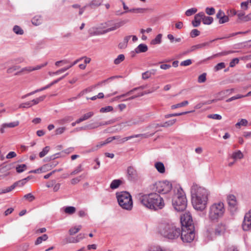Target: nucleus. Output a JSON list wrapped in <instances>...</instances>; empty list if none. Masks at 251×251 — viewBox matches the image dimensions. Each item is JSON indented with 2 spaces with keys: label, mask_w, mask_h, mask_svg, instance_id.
<instances>
[{
  "label": "nucleus",
  "mask_w": 251,
  "mask_h": 251,
  "mask_svg": "<svg viewBox=\"0 0 251 251\" xmlns=\"http://www.w3.org/2000/svg\"><path fill=\"white\" fill-rule=\"evenodd\" d=\"M81 226H78L77 227H74L71 228L69 230V233L70 235H74L76 233H77L79 230L81 229Z\"/></svg>",
  "instance_id": "43"
},
{
  "label": "nucleus",
  "mask_w": 251,
  "mask_h": 251,
  "mask_svg": "<svg viewBox=\"0 0 251 251\" xmlns=\"http://www.w3.org/2000/svg\"><path fill=\"white\" fill-rule=\"evenodd\" d=\"M200 34V31L197 29H194L190 32V36L192 38H195Z\"/></svg>",
  "instance_id": "57"
},
{
  "label": "nucleus",
  "mask_w": 251,
  "mask_h": 251,
  "mask_svg": "<svg viewBox=\"0 0 251 251\" xmlns=\"http://www.w3.org/2000/svg\"><path fill=\"white\" fill-rule=\"evenodd\" d=\"M232 157L234 159H241L243 157V154L240 151L233 153Z\"/></svg>",
  "instance_id": "37"
},
{
  "label": "nucleus",
  "mask_w": 251,
  "mask_h": 251,
  "mask_svg": "<svg viewBox=\"0 0 251 251\" xmlns=\"http://www.w3.org/2000/svg\"><path fill=\"white\" fill-rule=\"evenodd\" d=\"M172 188V184L167 180L156 182L152 185L151 188L152 191L162 194L168 193Z\"/></svg>",
  "instance_id": "8"
},
{
  "label": "nucleus",
  "mask_w": 251,
  "mask_h": 251,
  "mask_svg": "<svg viewBox=\"0 0 251 251\" xmlns=\"http://www.w3.org/2000/svg\"><path fill=\"white\" fill-rule=\"evenodd\" d=\"M226 67L225 64L224 62H221L217 64L214 67L215 71H219L222 69L225 68Z\"/></svg>",
  "instance_id": "55"
},
{
  "label": "nucleus",
  "mask_w": 251,
  "mask_h": 251,
  "mask_svg": "<svg viewBox=\"0 0 251 251\" xmlns=\"http://www.w3.org/2000/svg\"><path fill=\"white\" fill-rule=\"evenodd\" d=\"M150 10L148 8H134L128 10L129 12L143 14Z\"/></svg>",
  "instance_id": "19"
},
{
  "label": "nucleus",
  "mask_w": 251,
  "mask_h": 251,
  "mask_svg": "<svg viewBox=\"0 0 251 251\" xmlns=\"http://www.w3.org/2000/svg\"><path fill=\"white\" fill-rule=\"evenodd\" d=\"M229 21V18L227 16L224 15L221 19L219 20V23L220 24H223Z\"/></svg>",
  "instance_id": "64"
},
{
  "label": "nucleus",
  "mask_w": 251,
  "mask_h": 251,
  "mask_svg": "<svg viewBox=\"0 0 251 251\" xmlns=\"http://www.w3.org/2000/svg\"><path fill=\"white\" fill-rule=\"evenodd\" d=\"M84 176L82 175L79 176L72 179L71 180V184L74 185L78 183L80 181L81 178Z\"/></svg>",
  "instance_id": "51"
},
{
  "label": "nucleus",
  "mask_w": 251,
  "mask_h": 251,
  "mask_svg": "<svg viewBox=\"0 0 251 251\" xmlns=\"http://www.w3.org/2000/svg\"><path fill=\"white\" fill-rule=\"evenodd\" d=\"M181 228L194 227L193 224L192 217L190 212H185L180 217Z\"/></svg>",
  "instance_id": "10"
},
{
  "label": "nucleus",
  "mask_w": 251,
  "mask_h": 251,
  "mask_svg": "<svg viewBox=\"0 0 251 251\" xmlns=\"http://www.w3.org/2000/svg\"><path fill=\"white\" fill-rule=\"evenodd\" d=\"M24 197L29 201H32L35 199V197L31 193L26 194L24 196Z\"/></svg>",
  "instance_id": "63"
},
{
  "label": "nucleus",
  "mask_w": 251,
  "mask_h": 251,
  "mask_svg": "<svg viewBox=\"0 0 251 251\" xmlns=\"http://www.w3.org/2000/svg\"><path fill=\"white\" fill-rule=\"evenodd\" d=\"M176 122V119L169 120L168 121L165 122L163 124H161V125H159V126L164 127L170 126L173 125Z\"/></svg>",
  "instance_id": "32"
},
{
  "label": "nucleus",
  "mask_w": 251,
  "mask_h": 251,
  "mask_svg": "<svg viewBox=\"0 0 251 251\" xmlns=\"http://www.w3.org/2000/svg\"><path fill=\"white\" fill-rule=\"evenodd\" d=\"M116 197L120 206L123 209L130 210L133 206L131 195L127 192H117Z\"/></svg>",
  "instance_id": "6"
},
{
  "label": "nucleus",
  "mask_w": 251,
  "mask_h": 251,
  "mask_svg": "<svg viewBox=\"0 0 251 251\" xmlns=\"http://www.w3.org/2000/svg\"><path fill=\"white\" fill-rule=\"evenodd\" d=\"M131 37V36H126L124 38L123 41L122 42L120 43L119 44V47L120 49H125V48H126V46H127V43H128V41L129 40V39H130Z\"/></svg>",
  "instance_id": "27"
},
{
  "label": "nucleus",
  "mask_w": 251,
  "mask_h": 251,
  "mask_svg": "<svg viewBox=\"0 0 251 251\" xmlns=\"http://www.w3.org/2000/svg\"><path fill=\"white\" fill-rule=\"evenodd\" d=\"M202 14L201 16L202 21L203 24L204 25H210L213 21V19L211 17L205 16L204 13L203 12H201Z\"/></svg>",
  "instance_id": "20"
},
{
  "label": "nucleus",
  "mask_w": 251,
  "mask_h": 251,
  "mask_svg": "<svg viewBox=\"0 0 251 251\" xmlns=\"http://www.w3.org/2000/svg\"><path fill=\"white\" fill-rule=\"evenodd\" d=\"M225 212L224 203L221 201L215 202L209 208L208 218L210 221L216 222L224 216Z\"/></svg>",
  "instance_id": "5"
},
{
  "label": "nucleus",
  "mask_w": 251,
  "mask_h": 251,
  "mask_svg": "<svg viewBox=\"0 0 251 251\" xmlns=\"http://www.w3.org/2000/svg\"><path fill=\"white\" fill-rule=\"evenodd\" d=\"M243 97H244V95H237L236 96L232 97L227 99L226 100V102H230V101H231L232 100H237V99H238L242 98Z\"/></svg>",
  "instance_id": "60"
},
{
  "label": "nucleus",
  "mask_w": 251,
  "mask_h": 251,
  "mask_svg": "<svg viewBox=\"0 0 251 251\" xmlns=\"http://www.w3.org/2000/svg\"><path fill=\"white\" fill-rule=\"evenodd\" d=\"M82 171V165H79L73 172H72L70 174V175H76Z\"/></svg>",
  "instance_id": "49"
},
{
  "label": "nucleus",
  "mask_w": 251,
  "mask_h": 251,
  "mask_svg": "<svg viewBox=\"0 0 251 251\" xmlns=\"http://www.w3.org/2000/svg\"><path fill=\"white\" fill-rule=\"evenodd\" d=\"M13 31L16 34L23 35L24 30L18 25H15L13 28Z\"/></svg>",
  "instance_id": "35"
},
{
  "label": "nucleus",
  "mask_w": 251,
  "mask_h": 251,
  "mask_svg": "<svg viewBox=\"0 0 251 251\" xmlns=\"http://www.w3.org/2000/svg\"><path fill=\"white\" fill-rule=\"evenodd\" d=\"M117 23H114L113 21H108L107 22L100 24L101 27L103 29H106L108 28L114 26V24Z\"/></svg>",
  "instance_id": "26"
},
{
  "label": "nucleus",
  "mask_w": 251,
  "mask_h": 251,
  "mask_svg": "<svg viewBox=\"0 0 251 251\" xmlns=\"http://www.w3.org/2000/svg\"><path fill=\"white\" fill-rule=\"evenodd\" d=\"M215 41V39L210 41V42H205L201 44H197L196 45H194L192 46L191 48V51H195L197 50H199L201 49L204 48L205 47H209L210 45V44L212 43V42H214Z\"/></svg>",
  "instance_id": "16"
},
{
  "label": "nucleus",
  "mask_w": 251,
  "mask_h": 251,
  "mask_svg": "<svg viewBox=\"0 0 251 251\" xmlns=\"http://www.w3.org/2000/svg\"><path fill=\"white\" fill-rule=\"evenodd\" d=\"M127 175L128 179L131 181L136 180L138 177L137 172L133 166L127 168Z\"/></svg>",
  "instance_id": "14"
},
{
  "label": "nucleus",
  "mask_w": 251,
  "mask_h": 251,
  "mask_svg": "<svg viewBox=\"0 0 251 251\" xmlns=\"http://www.w3.org/2000/svg\"><path fill=\"white\" fill-rule=\"evenodd\" d=\"M174 195L172 198V204L176 210L182 211L187 206V200L184 193L181 187L174 190Z\"/></svg>",
  "instance_id": "4"
},
{
  "label": "nucleus",
  "mask_w": 251,
  "mask_h": 251,
  "mask_svg": "<svg viewBox=\"0 0 251 251\" xmlns=\"http://www.w3.org/2000/svg\"><path fill=\"white\" fill-rule=\"evenodd\" d=\"M205 12L209 15H213L215 13V10L213 7H206Z\"/></svg>",
  "instance_id": "59"
},
{
  "label": "nucleus",
  "mask_w": 251,
  "mask_h": 251,
  "mask_svg": "<svg viewBox=\"0 0 251 251\" xmlns=\"http://www.w3.org/2000/svg\"><path fill=\"white\" fill-rule=\"evenodd\" d=\"M48 238V236L45 234L42 236L38 237L35 242L36 245L40 244L43 241H46Z\"/></svg>",
  "instance_id": "29"
},
{
  "label": "nucleus",
  "mask_w": 251,
  "mask_h": 251,
  "mask_svg": "<svg viewBox=\"0 0 251 251\" xmlns=\"http://www.w3.org/2000/svg\"><path fill=\"white\" fill-rule=\"evenodd\" d=\"M226 231L225 225L223 224H218L214 229V231H210L209 229L207 230V232L210 235H208V237L212 239V235L214 234L216 236H219L223 235Z\"/></svg>",
  "instance_id": "11"
},
{
  "label": "nucleus",
  "mask_w": 251,
  "mask_h": 251,
  "mask_svg": "<svg viewBox=\"0 0 251 251\" xmlns=\"http://www.w3.org/2000/svg\"><path fill=\"white\" fill-rule=\"evenodd\" d=\"M122 184V181L120 179H114L113 180L110 185V188L111 189H116L118 188Z\"/></svg>",
  "instance_id": "23"
},
{
  "label": "nucleus",
  "mask_w": 251,
  "mask_h": 251,
  "mask_svg": "<svg viewBox=\"0 0 251 251\" xmlns=\"http://www.w3.org/2000/svg\"><path fill=\"white\" fill-rule=\"evenodd\" d=\"M188 104V101L187 100H185L182 102L179 103H177L176 104H174L171 106V108L172 109H174L176 108H177L179 107L184 106Z\"/></svg>",
  "instance_id": "36"
},
{
  "label": "nucleus",
  "mask_w": 251,
  "mask_h": 251,
  "mask_svg": "<svg viewBox=\"0 0 251 251\" xmlns=\"http://www.w3.org/2000/svg\"><path fill=\"white\" fill-rule=\"evenodd\" d=\"M103 0H92L90 2L87 4L88 5V7H90L92 8L97 7L101 5Z\"/></svg>",
  "instance_id": "25"
},
{
  "label": "nucleus",
  "mask_w": 251,
  "mask_h": 251,
  "mask_svg": "<svg viewBox=\"0 0 251 251\" xmlns=\"http://www.w3.org/2000/svg\"><path fill=\"white\" fill-rule=\"evenodd\" d=\"M49 166V164H46V165H44L43 167L38 168L36 170H32V171H30L29 173H40V172H42V169L47 168Z\"/></svg>",
  "instance_id": "62"
},
{
  "label": "nucleus",
  "mask_w": 251,
  "mask_h": 251,
  "mask_svg": "<svg viewBox=\"0 0 251 251\" xmlns=\"http://www.w3.org/2000/svg\"><path fill=\"white\" fill-rule=\"evenodd\" d=\"M180 236L183 242H191L195 237L194 227L181 228Z\"/></svg>",
  "instance_id": "9"
},
{
  "label": "nucleus",
  "mask_w": 251,
  "mask_h": 251,
  "mask_svg": "<svg viewBox=\"0 0 251 251\" xmlns=\"http://www.w3.org/2000/svg\"><path fill=\"white\" fill-rule=\"evenodd\" d=\"M87 91V89H85L82 91H81L79 94H78V95L76 96V97H72V98H71L70 99H68L67 100V101H68V102H72L75 100H76L77 99H78V98H80L81 96H82V95H83V94H84L85 92H86Z\"/></svg>",
  "instance_id": "40"
},
{
  "label": "nucleus",
  "mask_w": 251,
  "mask_h": 251,
  "mask_svg": "<svg viewBox=\"0 0 251 251\" xmlns=\"http://www.w3.org/2000/svg\"><path fill=\"white\" fill-rule=\"evenodd\" d=\"M45 98H46V96H45V95L42 96L37 99L33 100L31 101H32V103L33 104V105H35V104H38L39 102L43 101L44 100V99H45Z\"/></svg>",
  "instance_id": "46"
},
{
  "label": "nucleus",
  "mask_w": 251,
  "mask_h": 251,
  "mask_svg": "<svg viewBox=\"0 0 251 251\" xmlns=\"http://www.w3.org/2000/svg\"><path fill=\"white\" fill-rule=\"evenodd\" d=\"M125 23L123 21L118 22L117 23L114 24V26L108 28L106 29H103L100 24L97 26L90 27L88 30V33L91 36H99L105 34L109 32L117 29V28L123 25Z\"/></svg>",
  "instance_id": "7"
},
{
  "label": "nucleus",
  "mask_w": 251,
  "mask_h": 251,
  "mask_svg": "<svg viewBox=\"0 0 251 251\" xmlns=\"http://www.w3.org/2000/svg\"><path fill=\"white\" fill-rule=\"evenodd\" d=\"M227 201L230 206L233 207L236 204V197L233 195H229L227 197Z\"/></svg>",
  "instance_id": "24"
},
{
  "label": "nucleus",
  "mask_w": 251,
  "mask_h": 251,
  "mask_svg": "<svg viewBox=\"0 0 251 251\" xmlns=\"http://www.w3.org/2000/svg\"><path fill=\"white\" fill-rule=\"evenodd\" d=\"M248 122L247 120L244 119H242L240 122H238L236 124V127H240V126H247L248 125Z\"/></svg>",
  "instance_id": "48"
},
{
  "label": "nucleus",
  "mask_w": 251,
  "mask_h": 251,
  "mask_svg": "<svg viewBox=\"0 0 251 251\" xmlns=\"http://www.w3.org/2000/svg\"><path fill=\"white\" fill-rule=\"evenodd\" d=\"M197 12V9L196 8H191L185 11V15L187 16H190Z\"/></svg>",
  "instance_id": "42"
},
{
  "label": "nucleus",
  "mask_w": 251,
  "mask_h": 251,
  "mask_svg": "<svg viewBox=\"0 0 251 251\" xmlns=\"http://www.w3.org/2000/svg\"><path fill=\"white\" fill-rule=\"evenodd\" d=\"M26 182H25V180H24V179H21L20 180H19L18 181L15 182L13 185H12L10 187L11 188V190H13L17 186H20L22 187L24 186Z\"/></svg>",
  "instance_id": "30"
},
{
  "label": "nucleus",
  "mask_w": 251,
  "mask_h": 251,
  "mask_svg": "<svg viewBox=\"0 0 251 251\" xmlns=\"http://www.w3.org/2000/svg\"><path fill=\"white\" fill-rule=\"evenodd\" d=\"M76 211V209L74 206H67L64 209V212L68 214H73Z\"/></svg>",
  "instance_id": "33"
},
{
  "label": "nucleus",
  "mask_w": 251,
  "mask_h": 251,
  "mask_svg": "<svg viewBox=\"0 0 251 251\" xmlns=\"http://www.w3.org/2000/svg\"><path fill=\"white\" fill-rule=\"evenodd\" d=\"M19 121H15L9 123H5L7 128H12L17 126L19 125Z\"/></svg>",
  "instance_id": "53"
},
{
  "label": "nucleus",
  "mask_w": 251,
  "mask_h": 251,
  "mask_svg": "<svg viewBox=\"0 0 251 251\" xmlns=\"http://www.w3.org/2000/svg\"><path fill=\"white\" fill-rule=\"evenodd\" d=\"M26 168V166L25 164H21V165H18L16 167V171L17 172L19 173H22L23 172H24Z\"/></svg>",
  "instance_id": "41"
},
{
  "label": "nucleus",
  "mask_w": 251,
  "mask_h": 251,
  "mask_svg": "<svg viewBox=\"0 0 251 251\" xmlns=\"http://www.w3.org/2000/svg\"><path fill=\"white\" fill-rule=\"evenodd\" d=\"M148 50V46L146 44H141L135 48V52L137 53H140L146 52Z\"/></svg>",
  "instance_id": "18"
},
{
  "label": "nucleus",
  "mask_w": 251,
  "mask_h": 251,
  "mask_svg": "<svg viewBox=\"0 0 251 251\" xmlns=\"http://www.w3.org/2000/svg\"><path fill=\"white\" fill-rule=\"evenodd\" d=\"M125 59V56L124 54H120L114 60V62L116 65L119 64Z\"/></svg>",
  "instance_id": "39"
},
{
  "label": "nucleus",
  "mask_w": 251,
  "mask_h": 251,
  "mask_svg": "<svg viewBox=\"0 0 251 251\" xmlns=\"http://www.w3.org/2000/svg\"><path fill=\"white\" fill-rule=\"evenodd\" d=\"M189 112H190L189 111H186V112H181V113H177L167 114V115H165V118H170L172 117L181 116V115H183L187 114Z\"/></svg>",
  "instance_id": "38"
},
{
  "label": "nucleus",
  "mask_w": 251,
  "mask_h": 251,
  "mask_svg": "<svg viewBox=\"0 0 251 251\" xmlns=\"http://www.w3.org/2000/svg\"><path fill=\"white\" fill-rule=\"evenodd\" d=\"M84 237V236L83 234H79L76 237H69L67 240V242L69 243H77L83 239Z\"/></svg>",
  "instance_id": "22"
},
{
  "label": "nucleus",
  "mask_w": 251,
  "mask_h": 251,
  "mask_svg": "<svg viewBox=\"0 0 251 251\" xmlns=\"http://www.w3.org/2000/svg\"><path fill=\"white\" fill-rule=\"evenodd\" d=\"M249 0L242 2L241 3V8L243 10H247L248 9Z\"/></svg>",
  "instance_id": "61"
},
{
  "label": "nucleus",
  "mask_w": 251,
  "mask_h": 251,
  "mask_svg": "<svg viewBox=\"0 0 251 251\" xmlns=\"http://www.w3.org/2000/svg\"><path fill=\"white\" fill-rule=\"evenodd\" d=\"M140 87H136V88H133V89L129 91L128 92H127V93H126V94H122L120 96H118V97L117 98L118 99H121L122 98H123V97H125L126 96H129L132 94L133 93V92L138 89H139Z\"/></svg>",
  "instance_id": "34"
},
{
  "label": "nucleus",
  "mask_w": 251,
  "mask_h": 251,
  "mask_svg": "<svg viewBox=\"0 0 251 251\" xmlns=\"http://www.w3.org/2000/svg\"><path fill=\"white\" fill-rule=\"evenodd\" d=\"M201 16L202 14L201 12L195 15L194 19L192 21V24L194 27H198L200 25L202 20Z\"/></svg>",
  "instance_id": "17"
},
{
  "label": "nucleus",
  "mask_w": 251,
  "mask_h": 251,
  "mask_svg": "<svg viewBox=\"0 0 251 251\" xmlns=\"http://www.w3.org/2000/svg\"><path fill=\"white\" fill-rule=\"evenodd\" d=\"M94 113L93 112L90 111L84 114L82 116H81V117L82 118L84 121H86L91 118L92 117L94 116Z\"/></svg>",
  "instance_id": "44"
},
{
  "label": "nucleus",
  "mask_w": 251,
  "mask_h": 251,
  "mask_svg": "<svg viewBox=\"0 0 251 251\" xmlns=\"http://www.w3.org/2000/svg\"><path fill=\"white\" fill-rule=\"evenodd\" d=\"M206 73H203L198 77V81L199 83H203L206 81Z\"/></svg>",
  "instance_id": "56"
},
{
  "label": "nucleus",
  "mask_w": 251,
  "mask_h": 251,
  "mask_svg": "<svg viewBox=\"0 0 251 251\" xmlns=\"http://www.w3.org/2000/svg\"><path fill=\"white\" fill-rule=\"evenodd\" d=\"M33 106L32 101H27L25 103H21L19 105V108H29Z\"/></svg>",
  "instance_id": "50"
},
{
  "label": "nucleus",
  "mask_w": 251,
  "mask_h": 251,
  "mask_svg": "<svg viewBox=\"0 0 251 251\" xmlns=\"http://www.w3.org/2000/svg\"><path fill=\"white\" fill-rule=\"evenodd\" d=\"M113 110V108L111 106H107L104 107H102L100 109V111L101 113L108 112L112 111Z\"/></svg>",
  "instance_id": "52"
},
{
  "label": "nucleus",
  "mask_w": 251,
  "mask_h": 251,
  "mask_svg": "<svg viewBox=\"0 0 251 251\" xmlns=\"http://www.w3.org/2000/svg\"><path fill=\"white\" fill-rule=\"evenodd\" d=\"M242 228L244 231L251 230V209L245 215Z\"/></svg>",
  "instance_id": "12"
},
{
  "label": "nucleus",
  "mask_w": 251,
  "mask_h": 251,
  "mask_svg": "<svg viewBox=\"0 0 251 251\" xmlns=\"http://www.w3.org/2000/svg\"><path fill=\"white\" fill-rule=\"evenodd\" d=\"M162 35L161 34H158L156 37L151 40V43L152 45L159 44L161 42V38Z\"/></svg>",
  "instance_id": "31"
},
{
  "label": "nucleus",
  "mask_w": 251,
  "mask_h": 251,
  "mask_svg": "<svg viewBox=\"0 0 251 251\" xmlns=\"http://www.w3.org/2000/svg\"><path fill=\"white\" fill-rule=\"evenodd\" d=\"M143 122L141 118H131L128 120L122 122L119 124L120 127L122 128L126 127V126H131L134 125H139Z\"/></svg>",
  "instance_id": "13"
},
{
  "label": "nucleus",
  "mask_w": 251,
  "mask_h": 251,
  "mask_svg": "<svg viewBox=\"0 0 251 251\" xmlns=\"http://www.w3.org/2000/svg\"><path fill=\"white\" fill-rule=\"evenodd\" d=\"M70 68H71V66H68L66 67H64L63 68H62L61 69H59L58 70V71H56V72H50L49 73V74L50 75H58L61 73H62L64 72H65L66 71H67V70H68L69 69H70Z\"/></svg>",
  "instance_id": "28"
},
{
  "label": "nucleus",
  "mask_w": 251,
  "mask_h": 251,
  "mask_svg": "<svg viewBox=\"0 0 251 251\" xmlns=\"http://www.w3.org/2000/svg\"><path fill=\"white\" fill-rule=\"evenodd\" d=\"M154 167L157 171L160 174H163L165 172V168L162 162H157L155 163Z\"/></svg>",
  "instance_id": "21"
},
{
  "label": "nucleus",
  "mask_w": 251,
  "mask_h": 251,
  "mask_svg": "<svg viewBox=\"0 0 251 251\" xmlns=\"http://www.w3.org/2000/svg\"><path fill=\"white\" fill-rule=\"evenodd\" d=\"M32 69H33V68H32V67H26L23 68V69H21V70L20 71L17 72L15 74V75H18L21 73L23 72L24 71H27L28 72H31L32 71H33Z\"/></svg>",
  "instance_id": "58"
},
{
  "label": "nucleus",
  "mask_w": 251,
  "mask_h": 251,
  "mask_svg": "<svg viewBox=\"0 0 251 251\" xmlns=\"http://www.w3.org/2000/svg\"><path fill=\"white\" fill-rule=\"evenodd\" d=\"M139 201L144 206L153 210L161 209L165 205L163 199L156 193L143 195Z\"/></svg>",
  "instance_id": "3"
},
{
  "label": "nucleus",
  "mask_w": 251,
  "mask_h": 251,
  "mask_svg": "<svg viewBox=\"0 0 251 251\" xmlns=\"http://www.w3.org/2000/svg\"><path fill=\"white\" fill-rule=\"evenodd\" d=\"M191 193L194 208L200 211L204 210L207 203L209 191L203 187L193 184L191 189Z\"/></svg>",
  "instance_id": "2"
},
{
  "label": "nucleus",
  "mask_w": 251,
  "mask_h": 251,
  "mask_svg": "<svg viewBox=\"0 0 251 251\" xmlns=\"http://www.w3.org/2000/svg\"><path fill=\"white\" fill-rule=\"evenodd\" d=\"M72 118L71 117L67 116L62 119L58 120L57 121V122L59 124L63 125L66 123L71 121L72 120Z\"/></svg>",
  "instance_id": "45"
},
{
  "label": "nucleus",
  "mask_w": 251,
  "mask_h": 251,
  "mask_svg": "<svg viewBox=\"0 0 251 251\" xmlns=\"http://www.w3.org/2000/svg\"><path fill=\"white\" fill-rule=\"evenodd\" d=\"M158 231L163 237L169 240H174L179 237L181 228L171 220L163 219L158 224Z\"/></svg>",
  "instance_id": "1"
},
{
  "label": "nucleus",
  "mask_w": 251,
  "mask_h": 251,
  "mask_svg": "<svg viewBox=\"0 0 251 251\" xmlns=\"http://www.w3.org/2000/svg\"><path fill=\"white\" fill-rule=\"evenodd\" d=\"M140 137L146 138V137H147V136L146 135V134H139L132 135H131V136H129L128 137H125V138H123L122 139L120 138V139L118 141V143L123 144L125 142H126L130 139H131L134 138H137V137Z\"/></svg>",
  "instance_id": "15"
},
{
  "label": "nucleus",
  "mask_w": 251,
  "mask_h": 251,
  "mask_svg": "<svg viewBox=\"0 0 251 251\" xmlns=\"http://www.w3.org/2000/svg\"><path fill=\"white\" fill-rule=\"evenodd\" d=\"M20 68V66H13L7 69V73L8 74H11L13 73L14 71L19 70Z\"/></svg>",
  "instance_id": "54"
},
{
  "label": "nucleus",
  "mask_w": 251,
  "mask_h": 251,
  "mask_svg": "<svg viewBox=\"0 0 251 251\" xmlns=\"http://www.w3.org/2000/svg\"><path fill=\"white\" fill-rule=\"evenodd\" d=\"M49 151H50V147L49 146L45 147L43 149L42 151L39 153L40 157L42 158L44 156H45L48 153V152Z\"/></svg>",
  "instance_id": "47"
}]
</instances>
